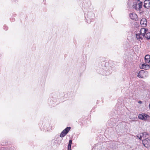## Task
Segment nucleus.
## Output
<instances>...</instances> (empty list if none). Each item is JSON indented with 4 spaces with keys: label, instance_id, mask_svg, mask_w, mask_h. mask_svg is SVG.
<instances>
[{
    "label": "nucleus",
    "instance_id": "1a4fd4ad",
    "mask_svg": "<svg viewBox=\"0 0 150 150\" xmlns=\"http://www.w3.org/2000/svg\"><path fill=\"white\" fill-rule=\"evenodd\" d=\"M145 72L143 70L140 71L138 73L137 76L139 78H144V74Z\"/></svg>",
    "mask_w": 150,
    "mask_h": 150
},
{
    "label": "nucleus",
    "instance_id": "20e7f679",
    "mask_svg": "<svg viewBox=\"0 0 150 150\" xmlns=\"http://www.w3.org/2000/svg\"><path fill=\"white\" fill-rule=\"evenodd\" d=\"M142 144L145 147L147 148L150 146V138H147L143 140Z\"/></svg>",
    "mask_w": 150,
    "mask_h": 150
},
{
    "label": "nucleus",
    "instance_id": "ddd939ff",
    "mask_svg": "<svg viewBox=\"0 0 150 150\" xmlns=\"http://www.w3.org/2000/svg\"><path fill=\"white\" fill-rule=\"evenodd\" d=\"M72 142V140H70L69 141V143L68 146V150H71V148Z\"/></svg>",
    "mask_w": 150,
    "mask_h": 150
},
{
    "label": "nucleus",
    "instance_id": "f8f14e48",
    "mask_svg": "<svg viewBox=\"0 0 150 150\" xmlns=\"http://www.w3.org/2000/svg\"><path fill=\"white\" fill-rule=\"evenodd\" d=\"M150 56L147 54L145 56L144 59L146 63H149L150 62Z\"/></svg>",
    "mask_w": 150,
    "mask_h": 150
},
{
    "label": "nucleus",
    "instance_id": "2eb2a0df",
    "mask_svg": "<svg viewBox=\"0 0 150 150\" xmlns=\"http://www.w3.org/2000/svg\"><path fill=\"white\" fill-rule=\"evenodd\" d=\"M141 134H142V135H143V134H140V137H139V136H137V137L139 138V139H140V140H141L142 139V136L141 135Z\"/></svg>",
    "mask_w": 150,
    "mask_h": 150
},
{
    "label": "nucleus",
    "instance_id": "6e6552de",
    "mask_svg": "<svg viewBox=\"0 0 150 150\" xmlns=\"http://www.w3.org/2000/svg\"><path fill=\"white\" fill-rule=\"evenodd\" d=\"M147 30L145 28H143L141 29L139 33L142 35L143 37H144L145 34L146 33Z\"/></svg>",
    "mask_w": 150,
    "mask_h": 150
},
{
    "label": "nucleus",
    "instance_id": "4468645a",
    "mask_svg": "<svg viewBox=\"0 0 150 150\" xmlns=\"http://www.w3.org/2000/svg\"><path fill=\"white\" fill-rule=\"evenodd\" d=\"M146 38L147 39H150V32H146Z\"/></svg>",
    "mask_w": 150,
    "mask_h": 150
},
{
    "label": "nucleus",
    "instance_id": "f3484780",
    "mask_svg": "<svg viewBox=\"0 0 150 150\" xmlns=\"http://www.w3.org/2000/svg\"><path fill=\"white\" fill-rule=\"evenodd\" d=\"M149 108L150 109V104L149 105Z\"/></svg>",
    "mask_w": 150,
    "mask_h": 150
},
{
    "label": "nucleus",
    "instance_id": "9b49d317",
    "mask_svg": "<svg viewBox=\"0 0 150 150\" xmlns=\"http://www.w3.org/2000/svg\"><path fill=\"white\" fill-rule=\"evenodd\" d=\"M129 17L132 20L136 19L137 18V16L135 13H132L129 14Z\"/></svg>",
    "mask_w": 150,
    "mask_h": 150
},
{
    "label": "nucleus",
    "instance_id": "0eeeda50",
    "mask_svg": "<svg viewBox=\"0 0 150 150\" xmlns=\"http://www.w3.org/2000/svg\"><path fill=\"white\" fill-rule=\"evenodd\" d=\"M140 68L145 70H148L150 68V66L148 64H143L140 67Z\"/></svg>",
    "mask_w": 150,
    "mask_h": 150
},
{
    "label": "nucleus",
    "instance_id": "423d86ee",
    "mask_svg": "<svg viewBox=\"0 0 150 150\" xmlns=\"http://www.w3.org/2000/svg\"><path fill=\"white\" fill-rule=\"evenodd\" d=\"M144 7L147 8L150 7V0H146L144 1Z\"/></svg>",
    "mask_w": 150,
    "mask_h": 150
},
{
    "label": "nucleus",
    "instance_id": "f257e3e1",
    "mask_svg": "<svg viewBox=\"0 0 150 150\" xmlns=\"http://www.w3.org/2000/svg\"><path fill=\"white\" fill-rule=\"evenodd\" d=\"M142 2L138 0L137 2H134L133 7L137 11H140L141 9L142 8Z\"/></svg>",
    "mask_w": 150,
    "mask_h": 150
},
{
    "label": "nucleus",
    "instance_id": "f03ea898",
    "mask_svg": "<svg viewBox=\"0 0 150 150\" xmlns=\"http://www.w3.org/2000/svg\"><path fill=\"white\" fill-rule=\"evenodd\" d=\"M138 118L139 119L144 121H147L149 119L150 117L147 114L143 113L139 115Z\"/></svg>",
    "mask_w": 150,
    "mask_h": 150
},
{
    "label": "nucleus",
    "instance_id": "39448f33",
    "mask_svg": "<svg viewBox=\"0 0 150 150\" xmlns=\"http://www.w3.org/2000/svg\"><path fill=\"white\" fill-rule=\"evenodd\" d=\"M140 23L142 26L145 27L147 25L146 20L145 18H142L140 21Z\"/></svg>",
    "mask_w": 150,
    "mask_h": 150
},
{
    "label": "nucleus",
    "instance_id": "dca6fc26",
    "mask_svg": "<svg viewBox=\"0 0 150 150\" xmlns=\"http://www.w3.org/2000/svg\"><path fill=\"white\" fill-rule=\"evenodd\" d=\"M138 103H139V104H141L142 103V101H139L138 102Z\"/></svg>",
    "mask_w": 150,
    "mask_h": 150
},
{
    "label": "nucleus",
    "instance_id": "7ed1b4c3",
    "mask_svg": "<svg viewBox=\"0 0 150 150\" xmlns=\"http://www.w3.org/2000/svg\"><path fill=\"white\" fill-rule=\"evenodd\" d=\"M70 127H67L64 129L61 133L60 137H63L67 134L70 129Z\"/></svg>",
    "mask_w": 150,
    "mask_h": 150
},
{
    "label": "nucleus",
    "instance_id": "9d476101",
    "mask_svg": "<svg viewBox=\"0 0 150 150\" xmlns=\"http://www.w3.org/2000/svg\"><path fill=\"white\" fill-rule=\"evenodd\" d=\"M136 38L137 40L139 41L143 39V36L142 35L139 33L136 34Z\"/></svg>",
    "mask_w": 150,
    "mask_h": 150
}]
</instances>
